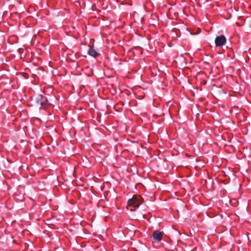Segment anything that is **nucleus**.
<instances>
[{
  "label": "nucleus",
  "mask_w": 251,
  "mask_h": 251,
  "mask_svg": "<svg viewBox=\"0 0 251 251\" xmlns=\"http://www.w3.org/2000/svg\"><path fill=\"white\" fill-rule=\"evenodd\" d=\"M88 53L90 55L94 57H96L99 55V53H98L94 49L91 47H90Z\"/></svg>",
  "instance_id": "5"
},
{
  "label": "nucleus",
  "mask_w": 251,
  "mask_h": 251,
  "mask_svg": "<svg viewBox=\"0 0 251 251\" xmlns=\"http://www.w3.org/2000/svg\"><path fill=\"white\" fill-rule=\"evenodd\" d=\"M42 99V97L41 95L38 96L37 98H36V102H37V103H40V105H42L43 103V102H41Z\"/></svg>",
  "instance_id": "6"
},
{
  "label": "nucleus",
  "mask_w": 251,
  "mask_h": 251,
  "mask_svg": "<svg viewBox=\"0 0 251 251\" xmlns=\"http://www.w3.org/2000/svg\"><path fill=\"white\" fill-rule=\"evenodd\" d=\"M226 41V39L224 35L217 36L215 39V43L217 47H221L224 45Z\"/></svg>",
  "instance_id": "2"
},
{
  "label": "nucleus",
  "mask_w": 251,
  "mask_h": 251,
  "mask_svg": "<svg viewBox=\"0 0 251 251\" xmlns=\"http://www.w3.org/2000/svg\"><path fill=\"white\" fill-rule=\"evenodd\" d=\"M33 123L34 125L39 124L40 123V120L38 118H35L33 120Z\"/></svg>",
  "instance_id": "7"
},
{
  "label": "nucleus",
  "mask_w": 251,
  "mask_h": 251,
  "mask_svg": "<svg viewBox=\"0 0 251 251\" xmlns=\"http://www.w3.org/2000/svg\"><path fill=\"white\" fill-rule=\"evenodd\" d=\"M143 199L140 196L134 195L131 199L128 200L127 205L128 207H132L130 210H135L137 209L139 205L143 202Z\"/></svg>",
  "instance_id": "1"
},
{
  "label": "nucleus",
  "mask_w": 251,
  "mask_h": 251,
  "mask_svg": "<svg viewBox=\"0 0 251 251\" xmlns=\"http://www.w3.org/2000/svg\"><path fill=\"white\" fill-rule=\"evenodd\" d=\"M144 217L145 214L139 212H135L133 215V218L136 220H139L140 219H144Z\"/></svg>",
  "instance_id": "4"
},
{
  "label": "nucleus",
  "mask_w": 251,
  "mask_h": 251,
  "mask_svg": "<svg viewBox=\"0 0 251 251\" xmlns=\"http://www.w3.org/2000/svg\"><path fill=\"white\" fill-rule=\"evenodd\" d=\"M152 237L155 241L159 242L162 239V233L158 230H155L153 232Z\"/></svg>",
  "instance_id": "3"
}]
</instances>
